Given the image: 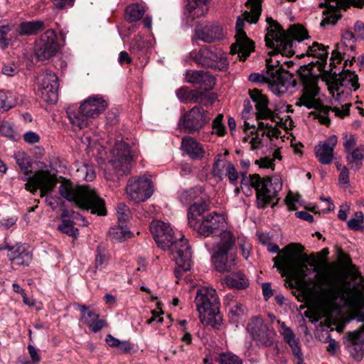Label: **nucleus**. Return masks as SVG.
Listing matches in <instances>:
<instances>
[{
  "instance_id": "obj_36",
  "label": "nucleus",
  "mask_w": 364,
  "mask_h": 364,
  "mask_svg": "<svg viewBox=\"0 0 364 364\" xmlns=\"http://www.w3.org/2000/svg\"><path fill=\"white\" fill-rule=\"evenodd\" d=\"M18 103L17 99L11 92L0 91V112H4Z\"/></svg>"
},
{
  "instance_id": "obj_63",
  "label": "nucleus",
  "mask_w": 364,
  "mask_h": 364,
  "mask_svg": "<svg viewBox=\"0 0 364 364\" xmlns=\"http://www.w3.org/2000/svg\"><path fill=\"white\" fill-rule=\"evenodd\" d=\"M339 183L348 185L349 183V171L346 166H343L338 176Z\"/></svg>"
},
{
  "instance_id": "obj_12",
  "label": "nucleus",
  "mask_w": 364,
  "mask_h": 364,
  "mask_svg": "<svg viewBox=\"0 0 364 364\" xmlns=\"http://www.w3.org/2000/svg\"><path fill=\"white\" fill-rule=\"evenodd\" d=\"M195 304L197 311L200 314V319L202 320V314L215 316L214 323L210 321V324L213 328H219L222 318L219 315L220 302L215 289L208 287L198 289L195 298Z\"/></svg>"
},
{
  "instance_id": "obj_47",
  "label": "nucleus",
  "mask_w": 364,
  "mask_h": 364,
  "mask_svg": "<svg viewBox=\"0 0 364 364\" xmlns=\"http://www.w3.org/2000/svg\"><path fill=\"white\" fill-rule=\"evenodd\" d=\"M328 15H327L321 22V26H325L326 25L331 24L335 25L338 19L341 18V15L338 14V11L335 9V6H332L328 9Z\"/></svg>"
},
{
  "instance_id": "obj_51",
  "label": "nucleus",
  "mask_w": 364,
  "mask_h": 364,
  "mask_svg": "<svg viewBox=\"0 0 364 364\" xmlns=\"http://www.w3.org/2000/svg\"><path fill=\"white\" fill-rule=\"evenodd\" d=\"M117 215L118 224L125 225L129 218V209L125 205H119L117 207Z\"/></svg>"
},
{
  "instance_id": "obj_45",
  "label": "nucleus",
  "mask_w": 364,
  "mask_h": 364,
  "mask_svg": "<svg viewBox=\"0 0 364 364\" xmlns=\"http://www.w3.org/2000/svg\"><path fill=\"white\" fill-rule=\"evenodd\" d=\"M240 173L236 169L234 164L229 161L227 163L226 169L224 172V177L227 176L230 183L234 186L237 184Z\"/></svg>"
},
{
  "instance_id": "obj_46",
  "label": "nucleus",
  "mask_w": 364,
  "mask_h": 364,
  "mask_svg": "<svg viewBox=\"0 0 364 364\" xmlns=\"http://www.w3.org/2000/svg\"><path fill=\"white\" fill-rule=\"evenodd\" d=\"M146 9L138 4V21L141 20L144 28L150 30L152 26V17L149 14L145 15Z\"/></svg>"
},
{
  "instance_id": "obj_32",
  "label": "nucleus",
  "mask_w": 364,
  "mask_h": 364,
  "mask_svg": "<svg viewBox=\"0 0 364 364\" xmlns=\"http://www.w3.org/2000/svg\"><path fill=\"white\" fill-rule=\"evenodd\" d=\"M46 28L43 21H29L21 22L18 28L20 36H35Z\"/></svg>"
},
{
  "instance_id": "obj_48",
  "label": "nucleus",
  "mask_w": 364,
  "mask_h": 364,
  "mask_svg": "<svg viewBox=\"0 0 364 364\" xmlns=\"http://www.w3.org/2000/svg\"><path fill=\"white\" fill-rule=\"evenodd\" d=\"M127 198L133 201L134 204L136 203V178H131L126 186Z\"/></svg>"
},
{
  "instance_id": "obj_59",
  "label": "nucleus",
  "mask_w": 364,
  "mask_h": 364,
  "mask_svg": "<svg viewBox=\"0 0 364 364\" xmlns=\"http://www.w3.org/2000/svg\"><path fill=\"white\" fill-rule=\"evenodd\" d=\"M1 72L5 75L14 76L18 73V67L14 63L4 65L2 68Z\"/></svg>"
},
{
  "instance_id": "obj_21",
  "label": "nucleus",
  "mask_w": 364,
  "mask_h": 364,
  "mask_svg": "<svg viewBox=\"0 0 364 364\" xmlns=\"http://www.w3.org/2000/svg\"><path fill=\"white\" fill-rule=\"evenodd\" d=\"M77 307L80 311L81 322L87 326L92 332L100 331L106 325V321L100 319L99 314L90 309V306L77 304Z\"/></svg>"
},
{
  "instance_id": "obj_8",
  "label": "nucleus",
  "mask_w": 364,
  "mask_h": 364,
  "mask_svg": "<svg viewBox=\"0 0 364 364\" xmlns=\"http://www.w3.org/2000/svg\"><path fill=\"white\" fill-rule=\"evenodd\" d=\"M304 250V247L300 244H289L273 258L274 267L284 272H296L301 280H304L307 276V262L310 257L307 255H303L300 258L296 256Z\"/></svg>"
},
{
  "instance_id": "obj_60",
  "label": "nucleus",
  "mask_w": 364,
  "mask_h": 364,
  "mask_svg": "<svg viewBox=\"0 0 364 364\" xmlns=\"http://www.w3.org/2000/svg\"><path fill=\"white\" fill-rule=\"evenodd\" d=\"M239 247L242 257L247 259L250 256L251 245L248 242L243 241L239 243Z\"/></svg>"
},
{
  "instance_id": "obj_30",
  "label": "nucleus",
  "mask_w": 364,
  "mask_h": 364,
  "mask_svg": "<svg viewBox=\"0 0 364 364\" xmlns=\"http://www.w3.org/2000/svg\"><path fill=\"white\" fill-rule=\"evenodd\" d=\"M154 192V184L149 176L138 177V203L149 199Z\"/></svg>"
},
{
  "instance_id": "obj_62",
  "label": "nucleus",
  "mask_w": 364,
  "mask_h": 364,
  "mask_svg": "<svg viewBox=\"0 0 364 364\" xmlns=\"http://www.w3.org/2000/svg\"><path fill=\"white\" fill-rule=\"evenodd\" d=\"M281 131L277 127H274L267 131H263L262 136L266 135L268 138L272 139L281 137Z\"/></svg>"
},
{
  "instance_id": "obj_26",
  "label": "nucleus",
  "mask_w": 364,
  "mask_h": 364,
  "mask_svg": "<svg viewBox=\"0 0 364 364\" xmlns=\"http://www.w3.org/2000/svg\"><path fill=\"white\" fill-rule=\"evenodd\" d=\"M250 96L252 100L255 103V108L257 109V119H270L274 118V113L268 108V100L267 98L261 94V92L257 90H252L250 91Z\"/></svg>"
},
{
  "instance_id": "obj_34",
  "label": "nucleus",
  "mask_w": 364,
  "mask_h": 364,
  "mask_svg": "<svg viewBox=\"0 0 364 364\" xmlns=\"http://www.w3.org/2000/svg\"><path fill=\"white\" fill-rule=\"evenodd\" d=\"M224 282L230 288L237 289H245L250 284L246 275L241 272H235L226 276Z\"/></svg>"
},
{
  "instance_id": "obj_10",
  "label": "nucleus",
  "mask_w": 364,
  "mask_h": 364,
  "mask_svg": "<svg viewBox=\"0 0 364 364\" xmlns=\"http://www.w3.org/2000/svg\"><path fill=\"white\" fill-rule=\"evenodd\" d=\"M266 65L265 74L252 73L249 75V80L268 84L271 91L278 96L287 92L289 87H294L293 75L289 72H282V68H277L272 58L266 59Z\"/></svg>"
},
{
  "instance_id": "obj_17",
  "label": "nucleus",
  "mask_w": 364,
  "mask_h": 364,
  "mask_svg": "<svg viewBox=\"0 0 364 364\" xmlns=\"http://www.w3.org/2000/svg\"><path fill=\"white\" fill-rule=\"evenodd\" d=\"M58 50L57 35L54 30L48 29L36 41L34 52L37 59L43 61L55 55Z\"/></svg>"
},
{
  "instance_id": "obj_20",
  "label": "nucleus",
  "mask_w": 364,
  "mask_h": 364,
  "mask_svg": "<svg viewBox=\"0 0 364 364\" xmlns=\"http://www.w3.org/2000/svg\"><path fill=\"white\" fill-rule=\"evenodd\" d=\"M58 78L54 73L46 71L43 74L39 90L41 97L45 102L50 104L56 103L58 98Z\"/></svg>"
},
{
  "instance_id": "obj_19",
  "label": "nucleus",
  "mask_w": 364,
  "mask_h": 364,
  "mask_svg": "<svg viewBox=\"0 0 364 364\" xmlns=\"http://www.w3.org/2000/svg\"><path fill=\"white\" fill-rule=\"evenodd\" d=\"M247 330L251 333L258 346L268 347L272 345L271 331L261 316L252 318L247 324Z\"/></svg>"
},
{
  "instance_id": "obj_31",
  "label": "nucleus",
  "mask_w": 364,
  "mask_h": 364,
  "mask_svg": "<svg viewBox=\"0 0 364 364\" xmlns=\"http://www.w3.org/2000/svg\"><path fill=\"white\" fill-rule=\"evenodd\" d=\"M208 2L203 0H191L186 7L188 12V18L193 21L204 16L208 10Z\"/></svg>"
},
{
  "instance_id": "obj_13",
  "label": "nucleus",
  "mask_w": 364,
  "mask_h": 364,
  "mask_svg": "<svg viewBox=\"0 0 364 364\" xmlns=\"http://www.w3.org/2000/svg\"><path fill=\"white\" fill-rule=\"evenodd\" d=\"M191 58L203 67L225 70L228 61L225 52L215 46H203L198 51L191 53Z\"/></svg>"
},
{
  "instance_id": "obj_2",
  "label": "nucleus",
  "mask_w": 364,
  "mask_h": 364,
  "mask_svg": "<svg viewBox=\"0 0 364 364\" xmlns=\"http://www.w3.org/2000/svg\"><path fill=\"white\" fill-rule=\"evenodd\" d=\"M225 218L221 214L212 213L203 217L198 227V233L204 237L220 232V241L214 248L213 257L215 269L220 272H229L235 266L234 255L228 253L235 244L232 233L224 230Z\"/></svg>"
},
{
  "instance_id": "obj_33",
  "label": "nucleus",
  "mask_w": 364,
  "mask_h": 364,
  "mask_svg": "<svg viewBox=\"0 0 364 364\" xmlns=\"http://www.w3.org/2000/svg\"><path fill=\"white\" fill-rule=\"evenodd\" d=\"M208 209V204L204 202H195L188 209V223L192 227H196L198 223H200L203 218V214Z\"/></svg>"
},
{
  "instance_id": "obj_6",
  "label": "nucleus",
  "mask_w": 364,
  "mask_h": 364,
  "mask_svg": "<svg viewBox=\"0 0 364 364\" xmlns=\"http://www.w3.org/2000/svg\"><path fill=\"white\" fill-rule=\"evenodd\" d=\"M250 11H245L242 16H238L235 24L236 42L230 47L231 54H237L240 60L245 61L254 50L255 43L247 38L244 31L245 21L256 23L262 12V0H247L245 3Z\"/></svg>"
},
{
  "instance_id": "obj_3",
  "label": "nucleus",
  "mask_w": 364,
  "mask_h": 364,
  "mask_svg": "<svg viewBox=\"0 0 364 364\" xmlns=\"http://www.w3.org/2000/svg\"><path fill=\"white\" fill-rule=\"evenodd\" d=\"M150 230L158 247L171 252L173 255L178 265L174 271L176 277L181 276V270L187 272L191 269L192 252L186 239L176 238L170 225L161 220L153 221Z\"/></svg>"
},
{
  "instance_id": "obj_16",
  "label": "nucleus",
  "mask_w": 364,
  "mask_h": 364,
  "mask_svg": "<svg viewBox=\"0 0 364 364\" xmlns=\"http://www.w3.org/2000/svg\"><path fill=\"white\" fill-rule=\"evenodd\" d=\"M346 160L350 169L359 170L364 159V144H357L354 134L345 132L342 136Z\"/></svg>"
},
{
  "instance_id": "obj_41",
  "label": "nucleus",
  "mask_w": 364,
  "mask_h": 364,
  "mask_svg": "<svg viewBox=\"0 0 364 364\" xmlns=\"http://www.w3.org/2000/svg\"><path fill=\"white\" fill-rule=\"evenodd\" d=\"M58 229L63 233L74 238L79 235L78 230L74 227V222L71 220H63Z\"/></svg>"
},
{
  "instance_id": "obj_49",
  "label": "nucleus",
  "mask_w": 364,
  "mask_h": 364,
  "mask_svg": "<svg viewBox=\"0 0 364 364\" xmlns=\"http://www.w3.org/2000/svg\"><path fill=\"white\" fill-rule=\"evenodd\" d=\"M220 364H242V360L232 353H223L218 358Z\"/></svg>"
},
{
  "instance_id": "obj_57",
  "label": "nucleus",
  "mask_w": 364,
  "mask_h": 364,
  "mask_svg": "<svg viewBox=\"0 0 364 364\" xmlns=\"http://www.w3.org/2000/svg\"><path fill=\"white\" fill-rule=\"evenodd\" d=\"M207 91H199V90H191L190 92V100H193V102L203 103L206 97Z\"/></svg>"
},
{
  "instance_id": "obj_23",
  "label": "nucleus",
  "mask_w": 364,
  "mask_h": 364,
  "mask_svg": "<svg viewBox=\"0 0 364 364\" xmlns=\"http://www.w3.org/2000/svg\"><path fill=\"white\" fill-rule=\"evenodd\" d=\"M195 35L197 39L207 43L220 41L224 37L222 27L215 23H208L205 26H196L195 28Z\"/></svg>"
},
{
  "instance_id": "obj_38",
  "label": "nucleus",
  "mask_w": 364,
  "mask_h": 364,
  "mask_svg": "<svg viewBox=\"0 0 364 364\" xmlns=\"http://www.w3.org/2000/svg\"><path fill=\"white\" fill-rule=\"evenodd\" d=\"M14 159L21 171L27 175L31 173V159L26 153L18 151L15 154Z\"/></svg>"
},
{
  "instance_id": "obj_39",
  "label": "nucleus",
  "mask_w": 364,
  "mask_h": 364,
  "mask_svg": "<svg viewBox=\"0 0 364 364\" xmlns=\"http://www.w3.org/2000/svg\"><path fill=\"white\" fill-rule=\"evenodd\" d=\"M352 313L358 321L364 322V300L360 297L353 298L350 301Z\"/></svg>"
},
{
  "instance_id": "obj_15",
  "label": "nucleus",
  "mask_w": 364,
  "mask_h": 364,
  "mask_svg": "<svg viewBox=\"0 0 364 364\" xmlns=\"http://www.w3.org/2000/svg\"><path fill=\"white\" fill-rule=\"evenodd\" d=\"M22 179L27 181L25 183V188L33 194L40 188L41 198L50 192L58 182L56 176L48 170L37 171L33 176Z\"/></svg>"
},
{
  "instance_id": "obj_11",
  "label": "nucleus",
  "mask_w": 364,
  "mask_h": 364,
  "mask_svg": "<svg viewBox=\"0 0 364 364\" xmlns=\"http://www.w3.org/2000/svg\"><path fill=\"white\" fill-rule=\"evenodd\" d=\"M107 107V102L100 96L90 97L77 111L68 109L66 112L70 122L79 129L87 127L91 118L97 117Z\"/></svg>"
},
{
  "instance_id": "obj_35",
  "label": "nucleus",
  "mask_w": 364,
  "mask_h": 364,
  "mask_svg": "<svg viewBox=\"0 0 364 364\" xmlns=\"http://www.w3.org/2000/svg\"><path fill=\"white\" fill-rule=\"evenodd\" d=\"M108 235L112 241L121 242L131 237L133 234L129 230L125 229V225L118 224L117 226L110 228Z\"/></svg>"
},
{
  "instance_id": "obj_43",
  "label": "nucleus",
  "mask_w": 364,
  "mask_h": 364,
  "mask_svg": "<svg viewBox=\"0 0 364 364\" xmlns=\"http://www.w3.org/2000/svg\"><path fill=\"white\" fill-rule=\"evenodd\" d=\"M95 255V267L96 269H101L107 264L109 257L107 255L105 250L101 245H98L96 249Z\"/></svg>"
},
{
  "instance_id": "obj_4",
  "label": "nucleus",
  "mask_w": 364,
  "mask_h": 364,
  "mask_svg": "<svg viewBox=\"0 0 364 364\" xmlns=\"http://www.w3.org/2000/svg\"><path fill=\"white\" fill-rule=\"evenodd\" d=\"M240 165L244 171H240L242 178L240 185L242 186H250L256 191L257 205L260 209H264L267 205L272 203V206L276 203H273L274 199L277 198L278 193L282 188V181L279 177H264L262 178L259 174L254 173L247 176V170L250 166V161L248 159L240 160Z\"/></svg>"
},
{
  "instance_id": "obj_55",
  "label": "nucleus",
  "mask_w": 364,
  "mask_h": 364,
  "mask_svg": "<svg viewBox=\"0 0 364 364\" xmlns=\"http://www.w3.org/2000/svg\"><path fill=\"white\" fill-rule=\"evenodd\" d=\"M0 134L9 138L14 137V130L12 124L7 122L3 121L0 122Z\"/></svg>"
},
{
  "instance_id": "obj_27",
  "label": "nucleus",
  "mask_w": 364,
  "mask_h": 364,
  "mask_svg": "<svg viewBox=\"0 0 364 364\" xmlns=\"http://www.w3.org/2000/svg\"><path fill=\"white\" fill-rule=\"evenodd\" d=\"M334 78L333 79L332 87L338 91L341 87H351L356 90L359 88L358 77L354 73L348 70H343L341 73L336 75V73Z\"/></svg>"
},
{
  "instance_id": "obj_50",
  "label": "nucleus",
  "mask_w": 364,
  "mask_h": 364,
  "mask_svg": "<svg viewBox=\"0 0 364 364\" xmlns=\"http://www.w3.org/2000/svg\"><path fill=\"white\" fill-rule=\"evenodd\" d=\"M223 115L222 114H219L213 119L212 124L213 132L220 136H223L226 133L225 127L223 123Z\"/></svg>"
},
{
  "instance_id": "obj_58",
  "label": "nucleus",
  "mask_w": 364,
  "mask_h": 364,
  "mask_svg": "<svg viewBox=\"0 0 364 364\" xmlns=\"http://www.w3.org/2000/svg\"><path fill=\"white\" fill-rule=\"evenodd\" d=\"M190 92L187 87H182L176 92L177 97L183 102H187L190 100Z\"/></svg>"
},
{
  "instance_id": "obj_44",
  "label": "nucleus",
  "mask_w": 364,
  "mask_h": 364,
  "mask_svg": "<svg viewBox=\"0 0 364 364\" xmlns=\"http://www.w3.org/2000/svg\"><path fill=\"white\" fill-rule=\"evenodd\" d=\"M363 213L361 211H358L354 214L353 217L348 221V227L353 230H361L364 228L363 226Z\"/></svg>"
},
{
  "instance_id": "obj_56",
  "label": "nucleus",
  "mask_w": 364,
  "mask_h": 364,
  "mask_svg": "<svg viewBox=\"0 0 364 364\" xmlns=\"http://www.w3.org/2000/svg\"><path fill=\"white\" fill-rule=\"evenodd\" d=\"M124 17L129 23L136 22V4H132L127 7Z\"/></svg>"
},
{
  "instance_id": "obj_54",
  "label": "nucleus",
  "mask_w": 364,
  "mask_h": 364,
  "mask_svg": "<svg viewBox=\"0 0 364 364\" xmlns=\"http://www.w3.org/2000/svg\"><path fill=\"white\" fill-rule=\"evenodd\" d=\"M345 43L338 45L336 49L332 51L331 58V65L335 66L336 63H339L344 58L345 53L343 52V47Z\"/></svg>"
},
{
  "instance_id": "obj_24",
  "label": "nucleus",
  "mask_w": 364,
  "mask_h": 364,
  "mask_svg": "<svg viewBox=\"0 0 364 364\" xmlns=\"http://www.w3.org/2000/svg\"><path fill=\"white\" fill-rule=\"evenodd\" d=\"M338 138L336 135L329 136L326 141H320L315 147L316 157L322 164H330L333 159L334 149Z\"/></svg>"
},
{
  "instance_id": "obj_37",
  "label": "nucleus",
  "mask_w": 364,
  "mask_h": 364,
  "mask_svg": "<svg viewBox=\"0 0 364 364\" xmlns=\"http://www.w3.org/2000/svg\"><path fill=\"white\" fill-rule=\"evenodd\" d=\"M76 176L82 180L92 181L95 178V172L92 165L84 163L77 166Z\"/></svg>"
},
{
  "instance_id": "obj_5",
  "label": "nucleus",
  "mask_w": 364,
  "mask_h": 364,
  "mask_svg": "<svg viewBox=\"0 0 364 364\" xmlns=\"http://www.w3.org/2000/svg\"><path fill=\"white\" fill-rule=\"evenodd\" d=\"M60 195L76 207L90 210L92 214L100 216L107 215L105 201L95 189L86 186H74L70 182L63 183L58 188Z\"/></svg>"
},
{
  "instance_id": "obj_29",
  "label": "nucleus",
  "mask_w": 364,
  "mask_h": 364,
  "mask_svg": "<svg viewBox=\"0 0 364 364\" xmlns=\"http://www.w3.org/2000/svg\"><path fill=\"white\" fill-rule=\"evenodd\" d=\"M183 150L193 159H201L205 151L196 140L191 136L183 137L181 142Z\"/></svg>"
},
{
  "instance_id": "obj_14",
  "label": "nucleus",
  "mask_w": 364,
  "mask_h": 364,
  "mask_svg": "<svg viewBox=\"0 0 364 364\" xmlns=\"http://www.w3.org/2000/svg\"><path fill=\"white\" fill-rule=\"evenodd\" d=\"M209 112L200 106H195L180 117L178 127L186 133L199 132L210 120Z\"/></svg>"
},
{
  "instance_id": "obj_64",
  "label": "nucleus",
  "mask_w": 364,
  "mask_h": 364,
  "mask_svg": "<svg viewBox=\"0 0 364 364\" xmlns=\"http://www.w3.org/2000/svg\"><path fill=\"white\" fill-rule=\"evenodd\" d=\"M350 105L346 104L342 106L341 109L338 107H333L332 109L336 116H338L340 117H343L345 116H347L349 114L350 112Z\"/></svg>"
},
{
  "instance_id": "obj_28",
  "label": "nucleus",
  "mask_w": 364,
  "mask_h": 364,
  "mask_svg": "<svg viewBox=\"0 0 364 364\" xmlns=\"http://www.w3.org/2000/svg\"><path fill=\"white\" fill-rule=\"evenodd\" d=\"M8 257L16 264L28 266L32 260V255L26 244H17Z\"/></svg>"
},
{
  "instance_id": "obj_25",
  "label": "nucleus",
  "mask_w": 364,
  "mask_h": 364,
  "mask_svg": "<svg viewBox=\"0 0 364 364\" xmlns=\"http://www.w3.org/2000/svg\"><path fill=\"white\" fill-rule=\"evenodd\" d=\"M187 82L198 85L204 91L212 90L215 84V77L203 70H189L186 73Z\"/></svg>"
},
{
  "instance_id": "obj_52",
  "label": "nucleus",
  "mask_w": 364,
  "mask_h": 364,
  "mask_svg": "<svg viewBox=\"0 0 364 364\" xmlns=\"http://www.w3.org/2000/svg\"><path fill=\"white\" fill-rule=\"evenodd\" d=\"M279 325V331L283 336L284 341H289V339H292L296 337L295 333L293 332L291 328L286 326L285 323L281 321H277Z\"/></svg>"
},
{
  "instance_id": "obj_42",
  "label": "nucleus",
  "mask_w": 364,
  "mask_h": 364,
  "mask_svg": "<svg viewBox=\"0 0 364 364\" xmlns=\"http://www.w3.org/2000/svg\"><path fill=\"white\" fill-rule=\"evenodd\" d=\"M221 155L217 156L213 165V175L214 177L218 178L220 180L224 178V172L226 169V165L228 161H224L221 159Z\"/></svg>"
},
{
  "instance_id": "obj_9",
  "label": "nucleus",
  "mask_w": 364,
  "mask_h": 364,
  "mask_svg": "<svg viewBox=\"0 0 364 364\" xmlns=\"http://www.w3.org/2000/svg\"><path fill=\"white\" fill-rule=\"evenodd\" d=\"M304 88L302 95L296 102L295 105L298 107L304 106L308 109H315L320 113L316 115L318 121L325 125L330 123V119L328 116L330 108L324 106L321 101L316 98L319 92L318 86V79L313 75L309 70L307 74H301Z\"/></svg>"
},
{
  "instance_id": "obj_7",
  "label": "nucleus",
  "mask_w": 364,
  "mask_h": 364,
  "mask_svg": "<svg viewBox=\"0 0 364 364\" xmlns=\"http://www.w3.org/2000/svg\"><path fill=\"white\" fill-rule=\"evenodd\" d=\"M307 266L316 267L318 260L311 255ZM315 276V280L309 279V281L314 284L310 291L316 296V298L323 304H329L339 298L343 294V289L341 285L339 277L328 271H318Z\"/></svg>"
},
{
  "instance_id": "obj_22",
  "label": "nucleus",
  "mask_w": 364,
  "mask_h": 364,
  "mask_svg": "<svg viewBox=\"0 0 364 364\" xmlns=\"http://www.w3.org/2000/svg\"><path fill=\"white\" fill-rule=\"evenodd\" d=\"M328 46L326 47L323 44L318 43L317 42L313 43L311 46H309L306 47V52L301 53H296V56L299 58L306 56H312L314 58H317L316 61L311 62L309 63V65H318L319 70H323L328 58V52L327 50ZM305 68H307V65H304Z\"/></svg>"
},
{
  "instance_id": "obj_53",
  "label": "nucleus",
  "mask_w": 364,
  "mask_h": 364,
  "mask_svg": "<svg viewBox=\"0 0 364 364\" xmlns=\"http://www.w3.org/2000/svg\"><path fill=\"white\" fill-rule=\"evenodd\" d=\"M285 342L289 344V347L291 348V349L292 350L294 355L295 357H296L297 360H301L303 353L301 352L299 338H296V337H294L292 339H289V341H285Z\"/></svg>"
},
{
  "instance_id": "obj_18",
  "label": "nucleus",
  "mask_w": 364,
  "mask_h": 364,
  "mask_svg": "<svg viewBox=\"0 0 364 364\" xmlns=\"http://www.w3.org/2000/svg\"><path fill=\"white\" fill-rule=\"evenodd\" d=\"M112 157L110 166L117 177L127 175L132 168V157L129 149L124 143H117L112 150Z\"/></svg>"
},
{
  "instance_id": "obj_1",
  "label": "nucleus",
  "mask_w": 364,
  "mask_h": 364,
  "mask_svg": "<svg viewBox=\"0 0 364 364\" xmlns=\"http://www.w3.org/2000/svg\"><path fill=\"white\" fill-rule=\"evenodd\" d=\"M267 23L268 28L265 35V42L267 46L272 49L268 54L273 58L274 65L277 68H282V72H287L284 69V65H286L290 68L294 65V62L292 60L282 62L278 59L279 55L282 57H290L296 54V44H301L303 40L309 38L307 31L300 25H294L287 32L272 18H267Z\"/></svg>"
},
{
  "instance_id": "obj_40",
  "label": "nucleus",
  "mask_w": 364,
  "mask_h": 364,
  "mask_svg": "<svg viewBox=\"0 0 364 364\" xmlns=\"http://www.w3.org/2000/svg\"><path fill=\"white\" fill-rule=\"evenodd\" d=\"M201 193L202 188L200 187L190 188L188 190H183L181 191L179 193L178 198L181 203L188 204L196 200Z\"/></svg>"
},
{
  "instance_id": "obj_61",
  "label": "nucleus",
  "mask_w": 364,
  "mask_h": 364,
  "mask_svg": "<svg viewBox=\"0 0 364 364\" xmlns=\"http://www.w3.org/2000/svg\"><path fill=\"white\" fill-rule=\"evenodd\" d=\"M23 139L28 144H36L39 141L40 137L33 132H27L23 135Z\"/></svg>"
}]
</instances>
